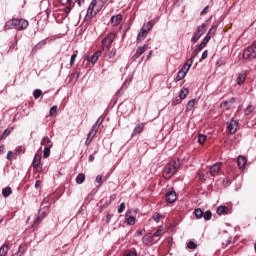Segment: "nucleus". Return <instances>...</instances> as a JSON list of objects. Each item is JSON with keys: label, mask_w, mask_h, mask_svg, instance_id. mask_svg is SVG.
<instances>
[{"label": "nucleus", "mask_w": 256, "mask_h": 256, "mask_svg": "<svg viewBox=\"0 0 256 256\" xmlns=\"http://www.w3.org/2000/svg\"><path fill=\"white\" fill-rule=\"evenodd\" d=\"M179 167H181V164L177 161L168 163L163 169V178L171 179V177H173V175L179 171Z\"/></svg>", "instance_id": "nucleus-1"}, {"label": "nucleus", "mask_w": 256, "mask_h": 256, "mask_svg": "<svg viewBox=\"0 0 256 256\" xmlns=\"http://www.w3.org/2000/svg\"><path fill=\"white\" fill-rule=\"evenodd\" d=\"M115 37H117V35L113 32H110L106 35V37L102 40L103 51H105V49H107L108 51L109 49H111V45H113V42L115 41Z\"/></svg>", "instance_id": "nucleus-2"}, {"label": "nucleus", "mask_w": 256, "mask_h": 256, "mask_svg": "<svg viewBox=\"0 0 256 256\" xmlns=\"http://www.w3.org/2000/svg\"><path fill=\"white\" fill-rule=\"evenodd\" d=\"M207 31V23H203L202 25L198 26L196 31L194 32L191 41L192 43H197L201 36Z\"/></svg>", "instance_id": "nucleus-3"}, {"label": "nucleus", "mask_w": 256, "mask_h": 256, "mask_svg": "<svg viewBox=\"0 0 256 256\" xmlns=\"http://www.w3.org/2000/svg\"><path fill=\"white\" fill-rule=\"evenodd\" d=\"M256 58V43L246 48L243 52V59H255Z\"/></svg>", "instance_id": "nucleus-4"}, {"label": "nucleus", "mask_w": 256, "mask_h": 256, "mask_svg": "<svg viewBox=\"0 0 256 256\" xmlns=\"http://www.w3.org/2000/svg\"><path fill=\"white\" fill-rule=\"evenodd\" d=\"M195 57H197V53H195L194 55H192L191 58L186 60L185 64L183 65L182 69H180V71H183L186 74L189 73V69L193 67V61Z\"/></svg>", "instance_id": "nucleus-5"}, {"label": "nucleus", "mask_w": 256, "mask_h": 256, "mask_svg": "<svg viewBox=\"0 0 256 256\" xmlns=\"http://www.w3.org/2000/svg\"><path fill=\"white\" fill-rule=\"evenodd\" d=\"M237 127H239V122L233 119L230 120V122L227 125V129L230 135H235V133H237Z\"/></svg>", "instance_id": "nucleus-6"}, {"label": "nucleus", "mask_w": 256, "mask_h": 256, "mask_svg": "<svg viewBox=\"0 0 256 256\" xmlns=\"http://www.w3.org/2000/svg\"><path fill=\"white\" fill-rule=\"evenodd\" d=\"M147 44H144L143 46H140L136 49L135 54L132 57V61H137L139 59V57L142 56L143 53H145V51H147Z\"/></svg>", "instance_id": "nucleus-7"}, {"label": "nucleus", "mask_w": 256, "mask_h": 256, "mask_svg": "<svg viewBox=\"0 0 256 256\" xmlns=\"http://www.w3.org/2000/svg\"><path fill=\"white\" fill-rule=\"evenodd\" d=\"M29 27V21L25 19H16V29L17 31H23Z\"/></svg>", "instance_id": "nucleus-8"}, {"label": "nucleus", "mask_w": 256, "mask_h": 256, "mask_svg": "<svg viewBox=\"0 0 256 256\" xmlns=\"http://www.w3.org/2000/svg\"><path fill=\"white\" fill-rule=\"evenodd\" d=\"M123 21V15L117 14L111 17L110 23L113 27H117Z\"/></svg>", "instance_id": "nucleus-9"}, {"label": "nucleus", "mask_w": 256, "mask_h": 256, "mask_svg": "<svg viewBox=\"0 0 256 256\" xmlns=\"http://www.w3.org/2000/svg\"><path fill=\"white\" fill-rule=\"evenodd\" d=\"M221 165V162H217L212 167H210V174L212 175V177H215V175H217L219 171H221Z\"/></svg>", "instance_id": "nucleus-10"}, {"label": "nucleus", "mask_w": 256, "mask_h": 256, "mask_svg": "<svg viewBox=\"0 0 256 256\" xmlns=\"http://www.w3.org/2000/svg\"><path fill=\"white\" fill-rule=\"evenodd\" d=\"M166 201L167 203H175V201H177V194L175 191L172 190L166 194Z\"/></svg>", "instance_id": "nucleus-11"}, {"label": "nucleus", "mask_w": 256, "mask_h": 256, "mask_svg": "<svg viewBox=\"0 0 256 256\" xmlns=\"http://www.w3.org/2000/svg\"><path fill=\"white\" fill-rule=\"evenodd\" d=\"M153 27H155V23H153L152 21H148L147 23H144L141 31H144L146 34L149 35V32L153 29Z\"/></svg>", "instance_id": "nucleus-12"}, {"label": "nucleus", "mask_w": 256, "mask_h": 256, "mask_svg": "<svg viewBox=\"0 0 256 256\" xmlns=\"http://www.w3.org/2000/svg\"><path fill=\"white\" fill-rule=\"evenodd\" d=\"M4 29L5 30H7V29H17V18H14L12 20H8L5 23Z\"/></svg>", "instance_id": "nucleus-13"}, {"label": "nucleus", "mask_w": 256, "mask_h": 256, "mask_svg": "<svg viewBox=\"0 0 256 256\" xmlns=\"http://www.w3.org/2000/svg\"><path fill=\"white\" fill-rule=\"evenodd\" d=\"M143 129H145L144 123H139L138 125H136L132 132V137H135V135H139V133H143Z\"/></svg>", "instance_id": "nucleus-14"}, {"label": "nucleus", "mask_w": 256, "mask_h": 256, "mask_svg": "<svg viewBox=\"0 0 256 256\" xmlns=\"http://www.w3.org/2000/svg\"><path fill=\"white\" fill-rule=\"evenodd\" d=\"M47 45V41L46 40H42L39 43H37L33 48H32V53L35 54L37 53V51L43 49V47H45Z\"/></svg>", "instance_id": "nucleus-15"}, {"label": "nucleus", "mask_w": 256, "mask_h": 256, "mask_svg": "<svg viewBox=\"0 0 256 256\" xmlns=\"http://www.w3.org/2000/svg\"><path fill=\"white\" fill-rule=\"evenodd\" d=\"M237 163L239 169H245L247 166V158H245V156H238Z\"/></svg>", "instance_id": "nucleus-16"}, {"label": "nucleus", "mask_w": 256, "mask_h": 256, "mask_svg": "<svg viewBox=\"0 0 256 256\" xmlns=\"http://www.w3.org/2000/svg\"><path fill=\"white\" fill-rule=\"evenodd\" d=\"M216 213L217 215L221 216V215H227V213H229V207L227 206H218L216 209Z\"/></svg>", "instance_id": "nucleus-17"}, {"label": "nucleus", "mask_w": 256, "mask_h": 256, "mask_svg": "<svg viewBox=\"0 0 256 256\" xmlns=\"http://www.w3.org/2000/svg\"><path fill=\"white\" fill-rule=\"evenodd\" d=\"M125 219L128 225H133L135 223V217L131 216V210L126 212Z\"/></svg>", "instance_id": "nucleus-18"}, {"label": "nucleus", "mask_w": 256, "mask_h": 256, "mask_svg": "<svg viewBox=\"0 0 256 256\" xmlns=\"http://www.w3.org/2000/svg\"><path fill=\"white\" fill-rule=\"evenodd\" d=\"M41 165V156L39 154H35L33 162H32V167L34 169H38V167Z\"/></svg>", "instance_id": "nucleus-19"}, {"label": "nucleus", "mask_w": 256, "mask_h": 256, "mask_svg": "<svg viewBox=\"0 0 256 256\" xmlns=\"http://www.w3.org/2000/svg\"><path fill=\"white\" fill-rule=\"evenodd\" d=\"M40 145H43L44 147L52 148L53 142L47 136H44Z\"/></svg>", "instance_id": "nucleus-20"}, {"label": "nucleus", "mask_w": 256, "mask_h": 256, "mask_svg": "<svg viewBox=\"0 0 256 256\" xmlns=\"http://www.w3.org/2000/svg\"><path fill=\"white\" fill-rule=\"evenodd\" d=\"M209 41H211V38L209 36H205L201 43L198 45V51H203Z\"/></svg>", "instance_id": "nucleus-21"}, {"label": "nucleus", "mask_w": 256, "mask_h": 256, "mask_svg": "<svg viewBox=\"0 0 256 256\" xmlns=\"http://www.w3.org/2000/svg\"><path fill=\"white\" fill-rule=\"evenodd\" d=\"M142 241L144 245H149V243H153V235L151 233L144 235Z\"/></svg>", "instance_id": "nucleus-22"}, {"label": "nucleus", "mask_w": 256, "mask_h": 256, "mask_svg": "<svg viewBox=\"0 0 256 256\" xmlns=\"http://www.w3.org/2000/svg\"><path fill=\"white\" fill-rule=\"evenodd\" d=\"M245 79H247V74L245 72L239 73L237 77V84L243 85V83H245Z\"/></svg>", "instance_id": "nucleus-23"}, {"label": "nucleus", "mask_w": 256, "mask_h": 256, "mask_svg": "<svg viewBox=\"0 0 256 256\" xmlns=\"http://www.w3.org/2000/svg\"><path fill=\"white\" fill-rule=\"evenodd\" d=\"M103 121H104L103 116H100L95 122V124L92 126V129L99 131V127H101V125L103 124Z\"/></svg>", "instance_id": "nucleus-24"}, {"label": "nucleus", "mask_w": 256, "mask_h": 256, "mask_svg": "<svg viewBox=\"0 0 256 256\" xmlns=\"http://www.w3.org/2000/svg\"><path fill=\"white\" fill-rule=\"evenodd\" d=\"M147 32H144L143 30H140L137 36V43H141V41H145L147 38Z\"/></svg>", "instance_id": "nucleus-25"}, {"label": "nucleus", "mask_w": 256, "mask_h": 256, "mask_svg": "<svg viewBox=\"0 0 256 256\" xmlns=\"http://www.w3.org/2000/svg\"><path fill=\"white\" fill-rule=\"evenodd\" d=\"M76 183L77 185H83L85 183V174L80 173L76 176Z\"/></svg>", "instance_id": "nucleus-26"}, {"label": "nucleus", "mask_w": 256, "mask_h": 256, "mask_svg": "<svg viewBox=\"0 0 256 256\" xmlns=\"http://www.w3.org/2000/svg\"><path fill=\"white\" fill-rule=\"evenodd\" d=\"M12 193H13V190L9 186L2 189V195L5 198L9 197Z\"/></svg>", "instance_id": "nucleus-27"}, {"label": "nucleus", "mask_w": 256, "mask_h": 256, "mask_svg": "<svg viewBox=\"0 0 256 256\" xmlns=\"http://www.w3.org/2000/svg\"><path fill=\"white\" fill-rule=\"evenodd\" d=\"M195 101V99L188 101V103L186 104V113H189V111H193V107H195Z\"/></svg>", "instance_id": "nucleus-28"}, {"label": "nucleus", "mask_w": 256, "mask_h": 256, "mask_svg": "<svg viewBox=\"0 0 256 256\" xmlns=\"http://www.w3.org/2000/svg\"><path fill=\"white\" fill-rule=\"evenodd\" d=\"M212 217L213 213L211 212V210H207L205 213L203 212L202 218L205 219V221H211Z\"/></svg>", "instance_id": "nucleus-29"}, {"label": "nucleus", "mask_w": 256, "mask_h": 256, "mask_svg": "<svg viewBox=\"0 0 256 256\" xmlns=\"http://www.w3.org/2000/svg\"><path fill=\"white\" fill-rule=\"evenodd\" d=\"M189 95V88H182L179 92V97L185 99Z\"/></svg>", "instance_id": "nucleus-30"}, {"label": "nucleus", "mask_w": 256, "mask_h": 256, "mask_svg": "<svg viewBox=\"0 0 256 256\" xmlns=\"http://www.w3.org/2000/svg\"><path fill=\"white\" fill-rule=\"evenodd\" d=\"M85 60L88 61L89 63H92L93 65H95V63H96L97 61H99V58H97V57L95 56V54H93L92 56H87V57L85 58Z\"/></svg>", "instance_id": "nucleus-31"}, {"label": "nucleus", "mask_w": 256, "mask_h": 256, "mask_svg": "<svg viewBox=\"0 0 256 256\" xmlns=\"http://www.w3.org/2000/svg\"><path fill=\"white\" fill-rule=\"evenodd\" d=\"M194 215L196 219H203V210H201V208H196L194 210Z\"/></svg>", "instance_id": "nucleus-32"}, {"label": "nucleus", "mask_w": 256, "mask_h": 256, "mask_svg": "<svg viewBox=\"0 0 256 256\" xmlns=\"http://www.w3.org/2000/svg\"><path fill=\"white\" fill-rule=\"evenodd\" d=\"M215 33H217V26H212L211 29L208 31L206 37H215Z\"/></svg>", "instance_id": "nucleus-33"}, {"label": "nucleus", "mask_w": 256, "mask_h": 256, "mask_svg": "<svg viewBox=\"0 0 256 256\" xmlns=\"http://www.w3.org/2000/svg\"><path fill=\"white\" fill-rule=\"evenodd\" d=\"M187 73H185L183 70H179L176 76V81H181L182 79H185Z\"/></svg>", "instance_id": "nucleus-34"}, {"label": "nucleus", "mask_w": 256, "mask_h": 256, "mask_svg": "<svg viewBox=\"0 0 256 256\" xmlns=\"http://www.w3.org/2000/svg\"><path fill=\"white\" fill-rule=\"evenodd\" d=\"M253 111H255V108L253 107V105H249L247 106V108L244 110V114L246 116H249L250 114L253 113Z\"/></svg>", "instance_id": "nucleus-35"}, {"label": "nucleus", "mask_w": 256, "mask_h": 256, "mask_svg": "<svg viewBox=\"0 0 256 256\" xmlns=\"http://www.w3.org/2000/svg\"><path fill=\"white\" fill-rule=\"evenodd\" d=\"M97 135V130L91 128V130L88 133L87 139H90V141H93V137Z\"/></svg>", "instance_id": "nucleus-36"}, {"label": "nucleus", "mask_w": 256, "mask_h": 256, "mask_svg": "<svg viewBox=\"0 0 256 256\" xmlns=\"http://www.w3.org/2000/svg\"><path fill=\"white\" fill-rule=\"evenodd\" d=\"M51 155V148L45 147L43 150V157L44 159H47Z\"/></svg>", "instance_id": "nucleus-37"}, {"label": "nucleus", "mask_w": 256, "mask_h": 256, "mask_svg": "<svg viewBox=\"0 0 256 256\" xmlns=\"http://www.w3.org/2000/svg\"><path fill=\"white\" fill-rule=\"evenodd\" d=\"M42 94H43V91H41V89H36L33 92V97L34 99H39Z\"/></svg>", "instance_id": "nucleus-38"}, {"label": "nucleus", "mask_w": 256, "mask_h": 256, "mask_svg": "<svg viewBox=\"0 0 256 256\" xmlns=\"http://www.w3.org/2000/svg\"><path fill=\"white\" fill-rule=\"evenodd\" d=\"M205 141H207V135L200 134V135L198 136V143H199L200 145H203V143H204Z\"/></svg>", "instance_id": "nucleus-39"}, {"label": "nucleus", "mask_w": 256, "mask_h": 256, "mask_svg": "<svg viewBox=\"0 0 256 256\" xmlns=\"http://www.w3.org/2000/svg\"><path fill=\"white\" fill-rule=\"evenodd\" d=\"M8 251H9V247H7V246L0 247V256L7 255Z\"/></svg>", "instance_id": "nucleus-40"}, {"label": "nucleus", "mask_w": 256, "mask_h": 256, "mask_svg": "<svg viewBox=\"0 0 256 256\" xmlns=\"http://www.w3.org/2000/svg\"><path fill=\"white\" fill-rule=\"evenodd\" d=\"M9 135H11V130L5 129L2 135L0 136V139H6L7 137H9Z\"/></svg>", "instance_id": "nucleus-41"}, {"label": "nucleus", "mask_w": 256, "mask_h": 256, "mask_svg": "<svg viewBox=\"0 0 256 256\" xmlns=\"http://www.w3.org/2000/svg\"><path fill=\"white\" fill-rule=\"evenodd\" d=\"M161 217H163V215H161V214H159V213H155V214H153L152 219H154V221H155L156 223H159Z\"/></svg>", "instance_id": "nucleus-42"}, {"label": "nucleus", "mask_w": 256, "mask_h": 256, "mask_svg": "<svg viewBox=\"0 0 256 256\" xmlns=\"http://www.w3.org/2000/svg\"><path fill=\"white\" fill-rule=\"evenodd\" d=\"M23 253H25V248H23V245H20L16 256H23Z\"/></svg>", "instance_id": "nucleus-43"}, {"label": "nucleus", "mask_w": 256, "mask_h": 256, "mask_svg": "<svg viewBox=\"0 0 256 256\" xmlns=\"http://www.w3.org/2000/svg\"><path fill=\"white\" fill-rule=\"evenodd\" d=\"M96 5H97V0H92L90 5H89V7H88V9L90 11H94Z\"/></svg>", "instance_id": "nucleus-44"}, {"label": "nucleus", "mask_w": 256, "mask_h": 256, "mask_svg": "<svg viewBox=\"0 0 256 256\" xmlns=\"http://www.w3.org/2000/svg\"><path fill=\"white\" fill-rule=\"evenodd\" d=\"M187 247H188V249H197V245L193 241H189L187 243Z\"/></svg>", "instance_id": "nucleus-45"}, {"label": "nucleus", "mask_w": 256, "mask_h": 256, "mask_svg": "<svg viewBox=\"0 0 256 256\" xmlns=\"http://www.w3.org/2000/svg\"><path fill=\"white\" fill-rule=\"evenodd\" d=\"M86 19H93V10L87 9Z\"/></svg>", "instance_id": "nucleus-46"}, {"label": "nucleus", "mask_w": 256, "mask_h": 256, "mask_svg": "<svg viewBox=\"0 0 256 256\" xmlns=\"http://www.w3.org/2000/svg\"><path fill=\"white\" fill-rule=\"evenodd\" d=\"M55 113H57V106H52L50 108V112H49L50 117H53V115H55Z\"/></svg>", "instance_id": "nucleus-47"}, {"label": "nucleus", "mask_w": 256, "mask_h": 256, "mask_svg": "<svg viewBox=\"0 0 256 256\" xmlns=\"http://www.w3.org/2000/svg\"><path fill=\"white\" fill-rule=\"evenodd\" d=\"M40 221H43V217L41 216H37L34 220V223H33V227H35L36 225H39V222Z\"/></svg>", "instance_id": "nucleus-48"}, {"label": "nucleus", "mask_w": 256, "mask_h": 256, "mask_svg": "<svg viewBox=\"0 0 256 256\" xmlns=\"http://www.w3.org/2000/svg\"><path fill=\"white\" fill-rule=\"evenodd\" d=\"M108 55L110 59H113L117 55V49H112Z\"/></svg>", "instance_id": "nucleus-49"}, {"label": "nucleus", "mask_w": 256, "mask_h": 256, "mask_svg": "<svg viewBox=\"0 0 256 256\" xmlns=\"http://www.w3.org/2000/svg\"><path fill=\"white\" fill-rule=\"evenodd\" d=\"M125 211V202H122L118 207V213H123Z\"/></svg>", "instance_id": "nucleus-50"}, {"label": "nucleus", "mask_w": 256, "mask_h": 256, "mask_svg": "<svg viewBox=\"0 0 256 256\" xmlns=\"http://www.w3.org/2000/svg\"><path fill=\"white\" fill-rule=\"evenodd\" d=\"M75 59H77V54H73L70 58L71 67H73V65H75Z\"/></svg>", "instance_id": "nucleus-51"}, {"label": "nucleus", "mask_w": 256, "mask_h": 256, "mask_svg": "<svg viewBox=\"0 0 256 256\" xmlns=\"http://www.w3.org/2000/svg\"><path fill=\"white\" fill-rule=\"evenodd\" d=\"M161 233H163V229L159 228L158 230H156V232L154 233V237H161Z\"/></svg>", "instance_id": "nucleus-52"}, {"label": "nucleus", "mask_w": 256, "mask_h": 256, "mask_svg": "<svg viewBox=\"0 0 256 256\" xmlns=\"http://www.w3.org/2000/svg\"><path fill=\"white\" fill-rule=\"evenodd\" d=\"M181 101H183V99L182 98H176L175 100H173V102H172V105H179L180 103H181Z\"/></svg>", "instance_id": "nucleus-53"}, {"label": "nucleus", "mask_w": 256, "mask_h": 256, "mask_svg": "<svg viewBox=\"0 0 256 256\" xmlns=\"http://www.w3.org/2000/svg\"><path fill=\"white\" fill-rule=\"evenodd\" d=\"M12 157H13V151H8V152H7V156H6V158L8 159V161H11Z\"/></svg>", "instance_id": "nucleus-54"}, {"label": "nucleus", "mask_w": 256, "mask_h": 256, "mask_svg": "<svg viewBox=\"0 0 256 256\" xmlns=\"http://www.w3.org/2000/svg\"><path fill=\"white\" fill-rule=\"evenodd\" d=\"M111 219H113V214H107L106 223H111Z\"/></svg>", "instance_id": "nucleus-55"}, {"label": "nucleus", "mask_w": 256, "mask_h": 256, "mask_svg": "<svg viewBox=\"0 0 256 256\" xmlns=\"http://www.w3.org/2000/svg\"><path fill=\"white\" fill-rule=\"evenodd\" d=\"M125 87V84L117 91V95L118 97H121V95H123V89Z\"/></svg>", "instance_id": "nucleus-56"}, {"label": "nucleus", "mask_w": 256, "mask_h": 256, "mask_svg": "<svg viewBox=\"0 0 256 256\" xmlns=\"http://www.w3.org/2000/svg\"><path fill=\"white\" fill-rule=\"evenodd\" d=\"M209 56V52L207 50H205L203 53H202V59H207V57Z\"/></svg>", "instance_id": "nucleus-57"}, {"label": "nucleus", "mask_w": 256, "mask_h": 256, "mask_svg": "<svg viewBox=\"0 0 256 256\" xmlns=\"http://www.w3.org/2000/svg\"><path fill=\"white\" fill-rule=\"evenodd\" d=\"M207 13H209V6H206V7L202 10L201 15H205V14H207Z\"/></svg>", "instance_id": "nucleus-58"}, {"label": "nucleus", "mask_w": 256, "mask_h": 256, "mask_svg": "<svg viewBox=\"0 0 256 256\" xmlns=\"http://www.w3.org/2000/svg\"><path fill=\"white\" fill-rule=\"evenodd\" d=\"M101 181H103V176L102 175L96 176V183H101Z\"/></svg>", "instance_id": "nucleus-59"}, {"label": "nucleus", "mask_w": 256, "mask_h": 256, "mask_svg": "<svg viewBox=\"0 0 256 256\" xmlns=\"http://www.w3.org/2000/svg\"><path fill=\"white\" fill-rule=\"evenodd\" d=\"M61 5H67V3H71V0H58Z\"/></svg>", "instance_id": "nucleus-60"}, {"label": "nucleus", "mask_w": 256, "mask_h": 256, "mask_svg": "<svg viewBox=\"0 0 256 256\" xmlns=\"http://www.w3.org/2000/svg\"><path fill=\"white\" fill-rule=\"evenodd\" d=\"M64 13H71V7L70 6H66L64 8Z\"/></svg>", "instance_id": "nucleus-61"}, {"label": "nucleus", "mask_w": 256, "mask_h": 256, "mask_svg": "<svg viewBox=\"0 0 256 256\" xmlns=\"http://www.w3.org/2000/svg\"><path fill=\"white\" fill-rule=\"evenodd\" d=\"M228 101V104L233 105L235 103L236 99L235 98H230Z\"/></svg>", "instance_id": "nucleus-62"}, {"label": "nucleus", "mask_w": 256, "mask_h": 256, "mask_svg": "<svg viewBox=\"0 0 256 256\" xmlns=\"http://www.w3.org/2000/svg\"><path fill=\"white\" fill-rule=\"evenodd\" d=\"M47 203H49V199L48 198H44L41 205H47Z\"/></svg>", "instance_id": "nucleus-63"}, {"label": "nucleus", "mask_w": 256, "mask_h": 256, "mask_svg": "<svg viewBox=\"0 0 256 256\" xmlns=\"http://www.w3.org/2000/svg\"><path fill=\"white\" fill-rule=\"evenodd\" d=\"M125 256H137L135 252H128Z\"/></svg>", "instance_id": "nucleus-64"}]
</instances>
